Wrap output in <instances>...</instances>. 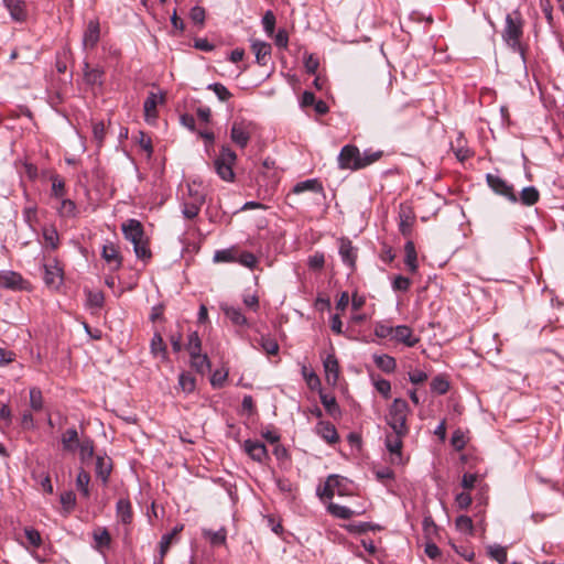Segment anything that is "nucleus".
I'll list each match as a JSON object with an SVG mask.
<instances>
[{
	"label": "nucleus",
	"mask_w": 564,
	"mask_h": 564,
	"mask_svg": "<svg viewBox=\"0 0 564 564\" xmlns=\"http://www.w3.org/2000/svg\"><path fill=\"white\" fill-rule=\"evenodd\" d=\"M124 238L133 245L137 258L147 260L151 258V251L144 239V231L141 223L137 219H129L122 224Z\"/></svg>",
	"instance_id": "obj_1"
},
{
	"label": "nucleus",
	"mask_w": 564,
	"mask_h": 564,
	"mask_svg": "<svg viewBox=\"0 0 564 564\" xmlns=\"http://www.w3.org/2000/svg\"><path fill=\"white\" fill-rule=\"evenodd\" d=\"M409 411L405 400L394 399L387 415V424L392 431H399L401 434L409 433V426L406 425Z\"/></svg>",
	"instance_id": "obj_2"
},
{
	"label": "nucleus",
	"mask_w": 564,
	"mask_h": 564,
	"mask_svg": "<svg viewBox=\"0 0 564 564\" xmlns=\"http://www.w3.org/2000/svg\"><path fill=\"white\" fill-rule=\"evenodd\" d=\"M236 161V153L229 147L223 145L218 156L214 160L215 172L223 181L232 182L235 180L232 166Z\"/></svg>",
	"instance_id": "obj_3"
},
{
	"label": "nucleus",
	"mask_w": 564,
	"mask_h": 564,
	"mask_svg": "<svg viewBox=\"0 0 564 564\" xmlns=\"http://www.w3.org/2000/svg\"><path fill=\"white\" fill-rule=\"evenodd\" d=\"M408 434H401L399 431H392L386 435L384 445L389 452V460L392 465H403L405 463L402 455L403 438Z\"/></svg>",
	"instance_id": "obj_4"
},
{
	"label": "nucleus",
	"mask_w": 564,
	"mask_h": 564,
	"mask_svg": "<svg viewBox=\"0 0 564 564\" xmlns=\"http://www.w3.org/2000/svg\"><path fill=\"white\" fill-rule=\"evenodd\" d=\"M337 161L341 170L357 171L362 169L361 152L352 144H347L341 148Z\"/></svg>",
	"instance_id": "obj_5"
},
{
	"label": "nucleus",
	"mask_w": 564,
	"mask_h": 564,
	"mask_svg": "<svg viewBox=\"0 0 564 564\" xmlns=\"http://www.w3.org/2000/svg\"><path fill=\"white\" fill-rule=\"evenodd\" d=\"M252 122L245 120L234 121L230 130V139L239 148H246L253 132Z\"/></svg>",
	"instance_id": "obj_6"
},
{
	"label": "nucleus",
	"mask_w": 564,
	"mask_h": 564,
	"mask_svg": "<svg viewBox=\"0 0 564 564\" xmlns=\"http://www.w3.org/2000/svg\"><path fill=\"white\" fill-rule=\"evenodd\" d=\"M486 181L488 186L500 196L506 197L511 203H517L518 197L514 193L513 186L509 184L506 180L501 178L498 175L495 174H487Z\"/></svg>",
	"instance_id": "obj_7"
},
{
	"label": "nucleus",
	"mask_w": 564,
	"mask_h": 564,
	"mask_svg": "<svg viewBox=\"0 0 564 564\" xmlns=\"http://www.w3.org/2000/svg\"><path fill=\"white\" fill-rule=\"evenodd\" d=\"M44 282L52 289H58L63 283V269L56 259L44 264Z\"/></svg>",
	"instance_id": "obj_8"
},
{
	"label": "nucleus",
	"mask_w": 564,
	"mask_h": 564,
	"mask_svg": "<svg viewBox=\"0 0 564 564\" xmlns=\"http://www.w3.org/2000/svg\"><path fill=\"white\" fill-rule=\"evenodd\" d=\"M243 451L249 455L251 459L260 464H264L269 459L267 447L260 441L246 440L243 442Z\"/></svg>",
	"instance_id": "obj_9"
},
{
	"label": "nucleus",
	"mask_w": 564,
	"mask_h": 564,
	"mask_svg": "<svg viewBox=\"0 0 564 564\" xmlns=\"http://www.w3.org/2000/svg\"><path fill=\"white\" fill-rule=\"evenodd\" d=\"M159 91V89L156 90ZM165 100V94H163L161 90L160 93H154V90H151L149 93V96L144 100L143 109H144V116L145 120L148 122L153 121L158 117L156 107L160 104H163Z\"/></svg>",
	"instance_id": "obj_10"
},
{
	"label": "nucleus",
	"mask_w": 564,
	"mask_h": 564,
	"mask_svg": "<svg viewBox=\"0 0 564 564\" xmlns=\"http://www.w3.org/2000/svg\"><path fill=\"white\" fill-rule=\"evenodd\" d=\"M323 367L327 383L335 386L339 378V364L334 352L327 354L323 358Z\"/></svg>",
	"instance_id": "obj_11"
},
{
	"label": "nucleus",
	"mask_w": 564,
	"mask_h": 564,
	"mask_svg": "<svg viewBox=\"0 0 564 564\" xmlns=\"http://www.w3.org/2000/svg\"><path fill=\"white\" fill-rule=\"evenodd\" d=\"M392 340L406 347H414L420 341V338L413 334V330L408 325H398L393 329Z\"/></svg>",
	"instance_id": "obj_12"
},
{
	"label": "nucleus",
	"mask_w": 564,
	"mask_h": 564,
	"mask_svg": "<svg viewBox=\"0 0 564 564\" xmlns=\"http://www.w3.org/2000/svg\"><path fill=\"white\" fill-rule=\"evenodd\" d=\"M112 470V462L111 458L105 455L96 456L95 464V473L96 477L99 478L104 485H106L109 480L110 474Z\"/></svg>",
	"instance_id": "obj_13"
},
{
	"label": "nucleus",
	"mask_w": 564,
	"mask_h": 564,
	"mask_svg": "<svg viewBox=\"0 0 564 564\" xmlns=\"http://www.w3.org/2000/svg\"><path fill=\"white\" fill-rule=\"evenodd\" d=\"M522 17L519 11L514 10L506 15L505 34L503 35H522Z\"/></svg>",
	"instance_id": "obj_14"
},
{
	"label": "nucleus",
	"mask_w": 564,
	"mask_h": 564,
	"mask_svg": "<svg viewBox=\"0 0 564 564\" xmlns=\"http://www.w3.org/2000/svg\"><path fill=\"white\" fill-rule=\"evenodd\" d=\"M251 48L256 55L257 63L265 66L271 59V44L256 39L251 43Z\"/></svg>",
	"instance_id": "obj_15"
},
{
	"label": "nucleus",
	"mask_w": 564,
	"mask_h": 564,
	"mask_svg": "<svg viewBox=\"0 0 564 564\" xmlns=\"http://www.w3.org/2000/svg\"><path fill=\"white\" fill-rule=\"evenodd\" d=\"M116 516L119 522L130 525L133 518L132 506L128 498H121L116 505Z\"/></svg>",
	"instance_id": "obj_16"
},
{
	"label": "nucleus",
	"mask_w": 564,
	"mask_h": 564,
	"mask_svg": "<svg viewBox=\"0 0 564 564\" xmlns=\"http://www.w3.org/2000/svg\"><path fill=\"white\" fill-rule=\"evenodd\" d=\"M23 279L21 274L10 270L0 271V286L11 290L22 288Z\"/></svg>",
	"instance_id": "obj_17"
},
{
	"label": "nucleus",
	"mask_w": 564,
	"mask_h": 564,
	"mask_svg": "<svg viewBox=\"0 0 564 564\" xmlns=\"http://www.w3.org/2000/svg\"><path fill=\"white\" fill-rule=\"evenodd\" d=\"M3 3L14 21L21 22L26 19L28 12L23 0H3Z\"/></svg>",
	"instance_id": "obj_18"
},
{
	"label": "nucleus",
	"mask_w": 564,
	"mask_h": 564,
	"mask_svg": "<svg viewBox=\"0 0 564 564\" xmlns=\"http://www.w3.org/2000/svg\"><path fill=\"white\" fill-rule=\"evenodd\" d=\"M93 539H94V547L99 551L100 553L104 552L105 549H108L111 543V536L107 528L105 527H97L93 531Z\"/></svg>",
	"instance_id": "obj_19"
},
{
	"label": "nucleus",
	"mask_w": 564,
	"mask_h": 564,
	"mask_svg": "<svg viewBox=\"0 0 564 564\" xmlns=\"http://www.w3.org/2000/svg\"><path fill=\"white\" fill-rule=\"evenodd\" d=\"M316 433L329 444H334L339 440L336 427L330 422H318Z\"/></svg>",
	"instance_id": "obj_20"
},
{
	"label": "nucleus",
	"mask_w": 564,
	"mask_h": 564,
	"mask_svg": "<svg viewBox=\"0 0 564 564\" xmlns=\"http://www.w3.org/2000/svg\"><path fill=\"white\" fill-rule=\"evenodd\" d=\"M220 308L224 312L225 316L228 319H230V322L234 325L246 326L248 324L247 317L242 314V312L239 307L228 305V304H221Z\"/></svg>",
	"instance_id": "obj_21"
},
{
	"label": "nucleus",
	"mask_w": 564,
	"mask_h": 564,
	"mask_svg": "<svg viewBox=\"0 0 564 564\" xmlns=\"http://www.w3.org/2000/svg\"><path fill=\"white\" fill-rule=\"evenodd\" d=\"M339 254L345 264L350 268L355 267L356 261V250L351 245V241L348 239H340L339 242Z\"/></svg>",
	"instance_id": "obj_22"
},
{
	"label": "nucleus",
	"mask_w": 564,
	"mask_h": 564,
	"mask_svg": "<svg viewBox=\"0 0 564 564\" xmlns=\"http://www.w3.org/2000/svg\"><path fill=\"white\" fill-rule=\"evenodd\" d=\"M404 263L408 267L411 273H415L417 271V254L415 250L414 242L409 240L404 245Z\"/></svg>",
	"instance_id": "obj_23"
},
{
	"label": "nucleus",
	"mask_w": 564,
	"mask_h": 564,
	"mask_svg": "<svg viewBox=\"0 0 564 564\" xmlns=\"http://www.w3.org/2000/svg\"><path fill=\"white\" fill-rule=\"evenodd\" d=\"M102 258L106 260V262L110 265H112L113 270H117L121 265V260L119 257V252L115 245L109 243L105 245L102 248Z\"/></svg>",
	"instance_id": "obj_24"
},
{
	"label": "nucleus",
	"mask_w": 564,
	"mask_h": 564,
	"mask_svg": "<svg viewBox=\"0 0 564 564\" xmlns=\"http://www.w3.org/2000/svg\"><path fill=\"white\" fill-rule=\"evenodd\" d=\"M373 361L376 366L387 373H391L397 368V361L389 355H373Z\"/></svg>",
	"instance_id": "obj_25"
},
{
	"label": "nucleus",
	"mask_w": 564,
	"mask_h": 564,
	"mask_svg": "<svg viewBox=\"0 0 564 564\" xmlns=\"http://www.w3.org/2000/svg\"><path fill=\"white\" fill-rule=\"evenodd\" d=\"M183 530V525H177L175 527L172 532L170 533H166L164 534L162 538H161V541H160V556H161V560L160 562L162 563L163 561V557L165 556V554L167 553L172 542H173V539Z\"/></svg>",
	"instance_id": "obj_26"
},
{
	"label": "nucleus",
	"mask_w": 564,
	"mask_h": 564,
	"mask_svg": "<svg viewBox=\"0 0 564 564\" xmlns=\"http://www.w3.org/2000/svg\"><path fill=\"white\" fill-rule=\"evenodd\" d=\"M79 438L76 429H68L62 435L63 448L68 452H73L75 446L78 445Z\"/></svg>",
	"instance_id": "obj_27"
},
{
	"label": "nucleus",
	"mask_w": 564,
	"mask_h": 564,
	"mask_svg": "<svg viewBox=\"0 0 564 564\" xmlns=\"http://www.w3.org/2000/svg\"><path fill=\"white\" fill-rule=\"evenodd\" d=\"M43 239L46 248H51L52 250L57 249L59 245L58 232L55 227L48 226L43 228Z\"/></svg>",
	"instance_id": "obj_28"
},
{
	"label": "nucleus",
	"mask_w": 564,
	"mask_h": 564,
	"mask_svg": "<svg viewBox=\"0 0 564 564\" xmlns=\"http://www.w3.org/2000/svg\"><path fill=\"white\" fill-rule=\"evenodd\" d=\"M540 198L539 191L534 186L524 187L520 193V200L525 206H532L538 203Z\"/></svg>",
	"instance_id": "obj_29"
},
{
	"label": "nucleus",
	"mask_w": 564,
	"mask_h": 564,
	"mask_svg": "<svg viewBox=\"0 0 564 564\" xmlns=\"http://www.w3.org/2000/svg\"><path fill=\"white\" fill-rule=\"evenodd\" d=\"M89 482H90L89 474L86 470L80 469L76 477V487L80 491L83 497H85V498H88L90 495Z\"/></svg>",
	"instance_id": "obj_30"
},
{
	"label": "nucleus",
	"mask_w": 564,
	"mask_h": 564,
	"mask_svg": "<svg viewBox=\"0 0 564 564\" xmlns=\"http://www.w3.org/2000/svg\"><path fill=\"white\" fill-rule=\"evenodd\" d=\"M191 364L199 373H205L210 368L208 357L202 352L191 356Z\"/></svg>",
	"instance_id": "obj_31"
},
{
	"label": "nucleus",
	"mask_w": 564,
	"mask_h": 564,
	"mask_svg": "<svg viewBox=\"0 0 564 564\" xmlns=\"http://www.w3.org/2000/svg\"><path fill=\"white\" fill-rule=\"evenodd\" d=\"M151 352L153 356H161L163 359L166 357V345L160 334L155 333L151 339Z\"/></svg>",
	"instance_id": "obj_32"
},
{
	"label": "nucleus",
	"mask_w": 564,
	"mask_h": 564,
	"mask_svg": "<svg viewBox=\"0 0 564 564\" xmlns=\"http://www.w3.org/2000/svg\"><path fill=\"white\" fill-rule=\"evenodd\" d=\"M306 191L319 192L322 191V186L317 180H306L297 183L292 189L294 194H301Z\"/></svg>",
	"instance_id": "obj_33"
},
{
	"label": "nucleus",
	"mask_w": 564,
	"mask_h": 564,
	"mask_svg": "<svg viewBox=\"0 0 564 564\" xmlns=\"http://www.w3.org/2000/svg\"><path fill=\"white\" fill-rule=\"evenodd\" d=\"M394 327L387 322H377L375 324L373 333L380 339L390 338L392 340Z\"/></svg>",
	"instance_id": "obj_34"
},
{
	"label": "nucleus",
	"mask_w": 564,
	"mask_h": 564,
	"mask_svg": "<svg viewBox=\"0 0 564 564\" xmlns=\"http://www.w3.org/2000/svg\"><path fill=\"white\" fill-rule=\"evenodd\" d=\"M44 406V400L42 395V391L37 387H33L30 389V408L39 412Z\"/></svg>",
	"instance_id": "obj_35"
},
{
	"label": "nucleus",
	"mask_w": 564,
	"mask_h": 564,
	"mask_svg": "<svg viewBox=\"0 0 564 564\" xmlns=\"http://www.w3.org/2000/svg\"><path fill=\"white\" fill-rule=\"evenodd\" d=\"M79 458L83 463L94 456V442L90 438L83 440L79 444Z\"/></svg>",
	"instance_id": "obj_36"
},
{
	"label": "nucleus",
	"mask_w": 564,
	"mask_h": 564,
	"mask_svg": "<svg viewBox=\"0 0 564 564\" xmlns=\"http://www.w3.org/2000/svg\"><path fill=\"white\" fill-rule=\"evenodd\" d=\"M328 511L334 517L339 519H350L355 514V511H352L350 508L337 503H330L328 507Z\"/></svg>",
	"instance_id": "obj_37"
},
{
	"label": "nucleus",
	"mask_w": 564,
	"mask_h": 564,
	"mask_svg": "<svg viewBox=\"0 0 564 564\" xmlns=\"http://www.w3.org/2000/svg\"><path fill=\"white\" fill-rule=\"evenodd\" d=\"M186 349L189 356H194L199 354L202 350V343L197 332H192L188 334Z\"/></svg>",
	"instance_id": "obj_38"
},
{
	"label": "nucleus",
	"mask_w": 564,
	"mask_h": 564,
	"mask_svg": "<svg viewBox=\"0 0 564 564\" xmlns=\"http://www.w3.org/2000/svg\"><path fill=\"white\" fill-rule=\"evenodd\" d=\"M456 529L462 532L471 535L474 532L473 520L468 516H459L455 521Z\"/></svg>",
	"instance_id": "obj_39"
},
{
	"label": "nucleus",
	"mask_w": 564,
	"mask_h": 564,
	"mask_svg": "<svg viewBox=\"0 0 564 564\" xmlns=\"http://www.w3.org/2000/svg\"><path fill=\"white\" fill-rule=\"evenodd\" d=\"M383 155L381 150L373 151L371 149H367L361 153V164L362 169L369 166L370 164L379 161Z\"/></svg>",
	"instance_id": "obj_40"
},
{
	"label": "nucleus",
	"mask_w": 564,
	"mask_h": 564,
	"mask_svg": "<svg viewBox=\"0 0 564 564\" xmlns=\"http://www.w3.org/2000/svg\"><path fill=\"white\" fill-rule=\"evenodd\" d=\"M488 554L491 558L496 560L500 564H505L507 562V550L499 544L489 545Z\"/></svg>",
	"instance_id": "obj_41"
},
{
	"label": "nucleus",
	"mask_w": 564,
	"mask_h": 564,
	"mask_svg": "<svg viewBox=\"0 0 564 564\" xmlns=\"http://www.w3.org/2000/svg\"><path fill=\"white\" fill-rule=\"evenodd\" d=\"M178 384L185 393H191L195 389L196 381L191 373L183 372L178 377Z\"/></svg>",
	"instance_id": "obj_42"
},
{
	"label": "nucleus",
	"mask_w": 564,
	"mask_h": 564,
	"mask_svg": "<svg viewBox=\"0 0 564 564\" xmlns=\"http://www.w3.org/2000/svg\"><path fill=\"white\" fill-rule=\"evenodd\" d=\"M431 389L437 394H445L449 389V382L443 376H436L431 381Z\"/></svg>",
	"instance_id": "obj_43"
},
{
	"label": "nucleus",
	"mask_w": 564,
	"mask_h": 564,
	"mask_svg": "<svg viewBox=\"0 0 564 564\" xmlns=\"http://www.w3.org/2000/svg\"><path fill=\"white\" fill-rule=\"evenodd\" d=\"M204 536L209 539L213 545H221L226 542V530L220 529L218 531L204 530Z\"/></svg>",
	"instance_id": "obj_44"
},
{
	"label": "nucleus",
	"mask_w": 564,
	"mask_h": 564,
	"mask_svg": "<svg viewBox=\"0 0 564 564\" xmlns=\"http://www.w3.org/2000/svg\"><path fill=\"white\" fill-rule=\"evenodd\" d=\"M59 501L64 510L68 513L76 506V495L73 491H64L61 494Z\"/></svg>",
	"instance_id": "obj_45"
},
{
	"label": "nucleus",
	"mask_w": 564,
	"mask_h": 564,
	"mask_svg": "<svg viewBox=\"0 0 564 564\" xmlns=\"http://www.w3.org/2000/svg\"><path fill=\"white\" fill-rule=\"evenodd\" d=\"M334 481H336V475L328 476L323 488L317 489V494L322 498L325 497V498L332 499L335 496V489H333Z\"/></svg>",
	"instance_id": "obj_46"
},
{
	"label": "nucleus",
	"mask_w": 564,
	"mask_h": 564,
	"mask_svg": "<svg viewBox=\"0 0 564 564\" xmlns=\"http://www.w3.org/2000/svg\"><path fill=\"white\" fill-rule=\"evenodd\" d=\"M32 478L40 484L42 489L52 495L53 494V485L51 482V478L48 474L37 475L35 471L32 473Z\"/></svg>",
	"instance_id": "obj_47"
},
{
	"label": "nucleus",
	"mask_w": 564,
	"mask_h": 564,
	"mask_svg": "<svg viewBox=\"0 0 564 564\" xmlns=\"http://www.w3.org/2000/svg\"><path fill=\"white\" fill-rule=\"evenodd\" d=\"M260 346L268 355H276L279 351L276 340L271 337L262 336L260 339Z\"/></svg>",
	"instance_id": "obj_48"
},
{
	"label": "nucleus",
	"mask_w": 564,
	"mask_h": 564,
	"mask_svg": "<svg viewBox=\"0 0 564 564\" xmlns=\"http://www.w3.org/2000/svg\"><path fill=\"white\" fill-rule=\"evenodd\" d=\"M261 23L268 35H273L275 29V17L272 11H267L262 17Z\"/></svg>",
	"instance_id": "obj_49"
},
{
	"label": "nucleus",
	"mask_w": 564,
	"mask_h": 564,
	"mask_svg": "<svg viewBox=\"0 0 564 564\" xmlns=\"http://www.w3.org/2000/svg\"><path fill=\"white\" fill-rule=\"evenodd\" d=\"M208 89L213 90L220 101H226L231 97V93L220 83L208 85Z\"/></svg>",
	"instance_id": "obj_50"
},
{
	"label": "nucleus",
	"mask_w": 564,
	"mask_h": 564,
	"mask_svg": "<svg viewBox=\"0 0 564 564\" xmlns=\"http://www.w3.org/2000/svg\"><path fill=\"white\" fill-rule=\"evenodd\" d=\"M25 538L30 545L33 547H40L42 544V538L37 530L33 528H26L24 530Z\"/></svg>",
	"instance_id": "obj_51"
},
{
	"label": "nucleus",
	"mask_w": 564,
	"mask_h": 564,
	"mask_svg": "<svg viewBox=\"0 0 564 564\" xmlns=\"http://www.w3.org/2000/svg\"><path fill=\"white\" fill-rule=\"evenodd\" d=\"M58 213L65 217H72L76 213V204L72 199H62Z\"/></svg>",
	"instance_id": "obj_52"
},
{
	"label": "nucleus",
	"mask_w": 564,
	"mask_h": 564,
	"mask_svg": "<svg viewBox=\"0 0 564 564\" xmlns=\"http://www.w3.org/2000/svg\"><path fill=\"white\" fill-rule=\"evenodd\" d=\"M411 286V280L403 275H397L392 282L394 291L406 292Z\"/></svg>",
	"instance_id": "obj_53"
},
{
	"label": "nucleus",
	"mask_w": 564,
	"mask_h": 564,
	"mask_svg": "<svg viewBox=\"0 0 564 564\" xmlns=\"http://www.w3.org/2000/svg\"><path fill=\"white\" fill-rule=\"evenodd\" d=\"M65 183L58 176L52 177V196L61 198L64 196Z\"/></svg>",
	"instance_id": "obj_54"
},
{
	"label": "nucleus",
	"mask_w": 564,
	"mask_h": 564,
	"mask_svg": "<svg viewBox=\"0 0 564 564\" xmlns=\"http://www.w3.org/2000/svg\"><path fill=\"white\" fill-rule=\"evenodd\" d=\"M93 134L97 144L100 147L105 139L106 130L102 121H96L93 123Z\"/></svg>",
	"instance_id": "obj_55"
},
{
	"label": "nucleus",
	"mask_w": 564,
	"mask_h": 564,
	"mask_svg": "<svg viewBox=\"0 0 564 564\" xmlns=\"http://www.w3.org/2000/svg\"><path fill=\"white\" fill-rule=\"evenodd\" d=\"M508 47L519 53V56L524 61V48L520 41V37H505Z\"/></svg>",
	"instance_id": "obj_56"
},
{
	"label": "nucleus",
	"mask_w": 564,
	"mask_h": 564,
	"mask_svg": "<svg viewBox=\"0 0 564 564\" xmlns=\"http://www.w3.org/2000/svg\"><path fill=\"white\" fill-rule=\"evenodd\" d=\"M238 262L246 268L252 269L256 267L258 259L253 253L246 251L239 256Z\"/></svg>",
	"instance_id": "obj_57"
},
{
	"label": "nucleus",
	"mask_w": 564,
	"mask_h": 564,
	"mask_svg": "<svg viewBox=\"0 0 564 564\" xmlns=\"http://www.w3.org/2000/svg\"><path fill=\"white\" fill-rule=\"evenodd\" d=\"M102 72L97 68H87L85 72V79L88 84H101Z\"/></svg>",
	"instance_id": "obj_58"
},
{
	"label": "nucleus",
	"mask_w": 564,
	"mask_h": 564,
	"mask_svg": "<svg viewBox=\"0 0 564 564\" xmlns=\"http://www.w3.org/2000/svg\"><path fill=\"white\" fill-rule=\"evenodd\" d=\"M377 391L382 394L383 398L388 399L391 393V383L386 379H378L375 381Z\"/></svg>",
	"instance_id": "obj_59"
},
{
	"label": "nucleus",
	"mask_w": 564,
	"mask_h": 564,
	"mask_svg": "<svg viewBox=\"0 0 564 564\" xmlns=\"http://www.w3.org/2000/svg\"><path fill=\"white\" fill-rule=\"evenodd\" d=\"M193 46L197 50L209 52L215 48V44L212 43L208 37H194Z\"/></svg>",
	"instance_id": "obj_60"
},
{
	"label": "nucleus",
	"mask_w": 564,
	"mask_h": 564,
	"mask_svg": "<svg viewBox=\"0 0 564 564\" xmlns=\"http://www.w3.org/2000/svg\"><path fill=\"white\" fill-rule=\"evenodd\" d=\"M302 375L310 388L313 389L319 384L317 375L314 371H308L305 366L302 367Z\"/></svg>",
	"instance_id": "obj_61"
},
{
	"label": "nucleus",
	"mask_w": 564,
	"mask_h": 564,
	"mask_svg": "<svg viewBox=\"0 0 564 564\" xmlns=\"http://www.w3.org/2000/svg\"><path fill=\"white\" fill-rule=\"evenodd\" d=\"M189 18L193 23L202 25L205 20V10L202 7L196 6L191 9Z\"/></svg>",
	"instance_id": "obj_62"
},
{
	"label": "nucleus",
	"mask_w": 564,
	"mask_h": 564,
	"mask_svg": "<svg viewBox=\"0 0 564 564\" xmlns=\"http://www.w3.org/2000/svg\"><path fill=\"white\" fill-rule=\"evenodd\" d=\"M325 258L323 253H314L308 258V267L313 270H321L324 267Z\"/></svg>",
	"instance_id": "obj_63"
},
{
	"label": "nucleus",
	"mask_w": 564,
	"mask_h": 564,
	"mask_svg": "<svg viewBox=\"0 0 564 564\" xmlns=\"http://www.w3.org/2000/svg\"><path fill=\"white\" fill-rule=\"evenodd\" d=\"M319 62L316 56L310 54L304 59V66L310 74H315L318 68Z\"/></svg>",
	"instance_id": "obj_64"
}]
</instances>
